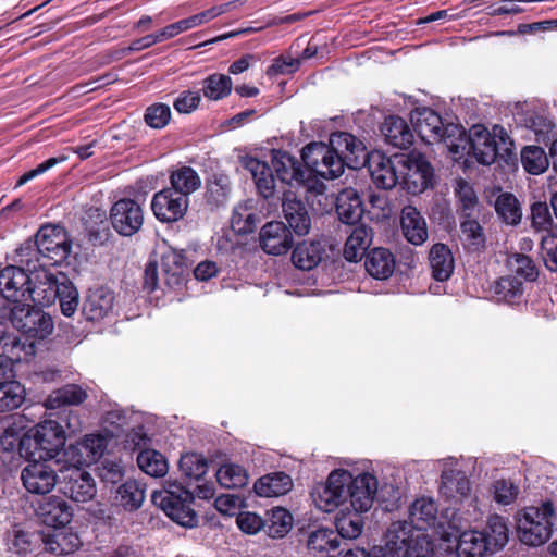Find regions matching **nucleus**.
<instances>
[{
	"label": "nucleus",
	"mask_w": 557,
	"mask_h": 557,
	"mask_svg": "<svg viewBox=\"0 0 557 557\" xmlns=\"http://www.w3.org/2000/svg\"><path fill=\"white\" fill-rule=\"evenodd\" d=\"M25 387L17 381H0V412L18 408L25 400Z\"/></svg>",
	"instance_id": "obj_45"
},
{
	"label": "nucleus",
	"mask_w": 557,
	"mask_h": 557,
	"mask_svg": "<svg viewBox=\"0 0 557 557\" xmlns=\"http://www.w3.org/2000/svg\"><path fill=\"white\" fill-rule=\"evenodd\" d=\"M293 487L292 478L284 472H273L260 478L253 485L261 497H278L287 494Z\"/></svg>",
	"instance_id": "obj_31"
},
{
	"label": "nucleus",
	"mask_w": 557,
	"mask_h": 557,
	"mask_svg": "<svg viewBox=\"0 0 557 557\" xmlns=\"http://www.w3.org/2000/svg\"><path fill=\"white\" fill-rule=\"evenodd\" d=\"M331 145L334 147L337 157L343 161V169H358L364 165L370 153L361 140L349 133H335L331 135Z\"/></svg>",
	"instance_id": "obj_20"
},
{
	"label": "nucleus",
	"mask_w": 557,
	"mask_h": 557,
	"mask_svg": "<svg viewBox=\"0 0 557 557\" xmlns=\"http://www.w3.org/2000/svg\"><path fill=\"white\" fill-rule=\"evenodd\" d=\"M372 232L366 225L352 230L344 246V257L348 262H358L371 245Z\"/></svg>",
	"instance_id": "obj_36"
},
{
	"label": "nucleus",
	"mask_w": 557,
	"mask_h": 557,
	"mask_svg": "<svg viewBox=\"0 0 557 557\" xmlns=\"http://www.w3.org/2000/svg\"><path fill=\"white\" fill-rule=\"evenodd\" d=\"M57 298H59L62 313L65 317H72L79 304L78 290L72 281H61L59 283Z\"/></svg>",
	"instance_id": "obj_55"
},
{
	"label": "nucleus",
	"mask_w": 557,
	"mask_h": 557,
	"mask_svg": "<svg viewBox=\"0 0 557 557\" xmlns=\"http://www.w3.org/2000/svg\"><path fill=\"white\" fill-rule=\"evenodd\" d=\"M44 542L46 549L57 555L72 554L81 545V540L76 534L60 530V528L45 535Z\"/></svg>",
	"instance_id": "obj_40"
},
{
	"label": "nucleus",
	"mask_w": 557,
	"mask_h": 557,
	"mask_svg": "<svg viewBox=\"0 0 557 557\" xmlns=\"http://www.w3.org/2000/svg\"><path fill=\"white\" fill-rule=\"evenodd\" d=\"M260 247L272 256L285 255L294 245L289 228L282 221L264 224L259 233Z\"/></svg>",
	"instance_id": "obj_21"
},
{
	"label": "nucleus",
	"mask_w": 557,
	"mask_h": 557,
	"mask_svg": "<svg viewBox=\"0 0 557 557\" xmlns=\"http://www.w3.org/2000/svg\"><path fill=\"white\" fill-rule=\"evenodd\" d=\"M180 469L186 478L198 481L207 473L208 463L200 455L186 454L180 459Z\"/></svg>",
	"instance_id": "obj_58"
},
{
	"label": "nucleus",
	"mask_w": 557,
	"mask_h": 557,
	"mask_svg": "<svg viewBox=\"0 0 557 557\" xmlns=\"http://www.w3.org/2000/svg\"><path fill=\"white\" fill-rule=\"evenodd\" d=\"M37 513L44 524L59 529L70 523L73 510L62 497L50 496L40 503Z\"/></svg>",
	"instance_id": "obj_24"
},
{
	"label": "nucleus",
	"mask_w": 557,
	"mask_h": 557,
	"mask_svg": "<svg viewBox=\"0 0 557 557\" xmlns=\"http://www.w3.org/2000/svg\"><path fill=\"white\" fill-rule=\"evenodd\" d=\"M325 250L321 243H302L297 245L292 253V260L296 268L310 271L322 262Z\"/></svg>",
	"instance_id": "obj_35"
},
{
	"label": "nucleus",
	"mask_w": 557,
	"mask_h": 557,
	"mask_svg": "<svg viewBox=\"0 0 557 557\" xmlns=\"http://www.w3.org/2000/svg\"><path fill=\"white\" fill-rule=\"evenodd\" d=\"M429 262L433 278H449L454 272L455 262L450 249L444 244H435L429 252Z\"/></svg>",
	"instance_id": "obj_37"
},
{
	"label": "nucleus",
	"mask_w": 557,
	"mask_h": 557,
	"mask_svg": "<svg viewBox=\"0 0 557 557\" xmlns=\"http://www.w3.org/2000/svg\"><path fill=\"white\" fill-rule=\"evenodd\" d=\"M66 455L72 463L82 466L98 461L104 455V436L89 434L76 446H70Z\"/></svg>",
	"instance_id": "obj_25"
},
{
	"label": "nucleus",
	"mask_w": 557,
	"mask_h": 557,
	"mask_svg": "<svg viewBox=\"0 0 557 557\" xmlns=\"http://www.w3.org/2000/svg\"><path fill=\"white\" fill-rule=\"evenodd\" d=\"M272 166L283 183L301 185L305 181V172L301 170L300 163L287 152L275 151Z\"/></svg>",
	"instance_id": "obj_29"
},
{
	"label": "nucleus",
	"mask_w": 557,
	"mask_h": 557,
	"mask_svg": "<svg viewBox=\"0 0 557 557\" xmlns=\"http://www.w3.org/2000/svg\"><path fill=\"white\" fill-rule=\"evenodd\" d=\"M189 273V265L182 252L165 248L150 255L145 267L146 278H181Z\"/></svg>",
	"instance_id": "obj_12"
},
{
	"label": "nucleus",
	"mask_w": 557,
	"mask_h": 557,
	"mask_svg": "<svg viewBox=\"0 0 557 557\" xmlns=\"http://www.w3.org/2000/svg\"><path fill=\"white\" fill-rule=\"evenodd\" d=\"M507 267L517 277L531 278L537 274L535 264L530 257L516 253L507 259Z\"/></svg>",
	"instance_id": "obj_63"
},
{
	"label": "nucleus",
	"mask_w": 557,
	"mask_h": 557,
	"mask_svg": "<svg viewBox=\"0 0 557 557\" xmlns=\"http://www.w3.org/2000/svg\"><path fill=\"white\" fill-rule=\"evenodd\" d=\"M151 497L177 524L185 528H195L198 524V516L190 507L194 495L182 485L168 482L165 488L153 492Z\"/></svg>",
	"instance_id": "obj_6"
},
{
	"label": "nucleus",
	"mask_w": 557,
	"mask_h": 557,
	"mask_svg": "<svg viewBox=\"0 0 557 557\" xmlns=\"http://www.w3.org/2000/svg\"><path fill=\"white\" fill-rule=\"evenodd\" d=\"M171 115V108L168 104L157 102L146 109L144 120L151 128L161 129L169 124Z\"/></svg>",
	"instance_id": "obj_61"
},
{
	"label": "nucleus",
	"mask_w": 557,
	"mask_h": 557,
	"mask_svg": "<svg viewBox=\"0 0 557 557\" xmlns=\"http://www.w3.org/2000/svg\"><path fill=\"white\" fill-rule=\"evenodd\" d=\"M488 549L482 532L465 531L459 536L456 552L458 557H484Z\"/></svg>",
	"instance_id": "obj_41"
},
{
	"label": "nucleus",
	"mask_w": 557,
	"mask_h": 557,
	"mask_svg": "<svg viewBox=\"0 0 557 557\" xmlns=\"http://www.w3.org/2000/svg\"><path fill=\"white\" fill-rule=\"evenodd\" d=\"M483 535L485 536L486 544L491 549H502L509 540L507 520L499 515L490 516Z\"/></svg>",
	"instance_id": "obj_42"
},
{
	"label": "nucleus",
	"mask_w": 557,
	"mask_h": 557,
	"mask_svg": "<svg viewBox=\"0 0 557 557\" xmlns=\"http://www.w3.org/2000/svg\"><path fill=\"white\" fill-rule=\"evenodd\" d=\"M433 546L429 536L418 530L411 543L397 557H432Z\"/></svg>",
	"instance_id": "obj_59"
},
{
	"label": "nucleus",
	"mask_w": 557,
	"mask_h": 557,
	"mask_svg": "<svg viewBox=\"0 0 557 557\" xmlns=\"http://www.w3.org/2000/svg\"><path fill=\"white\" fill-rule=\"evenodd\" d=\"M112 227L122 236H133L144 222L140 206L132 199L116 201L110 211Z\"/></svg>",
	"instance_id": "obj_16"
},
{
	"label": "nucleus",
	"mask_w": 557,
	"mask_h": 557,
	"mask_svg": "<svg viewBox=\"0 0 557 557\" xmlns=\"http://www.w3.org/2000/svg\"><path fill=\"white\" fill-rule=\"evenodd\" d=\"M350 481V472L344 469L333 470L324 483H319L311 492L312 500L318 509L323 512H348L347 493Z\"/></svg>",
	"instance_id": "obj_8"
},
{
	"label": "nucleus",
	"mask_w": 557,
	"mask_h": 557,
	"mask_svg": "<svg viewBox=\"0 0 557 557\" xmlns=\"http://www.w3.org/2000/svg\"><path fill=\"white\" fill-rule=\"evenodd\" d=\"M189 198L182 196L171 188H164L154 194L151 209L161 222L172 223L182 219L187 212Z\"/></svg>",
	"instance_id": "obj_18"
},
{
	"label": "nucleus",
	"mask_w": 557,
	"mask_h": 557,
	"mask_svg": "<svg viewBox=\"0 0 557 557\" xmlns=\"http://www.w3.org/2000/svg\"><path fill=\"white\" fill-rule=\"evenodd\" d=\"M456 195L461 203L465 216H474L478 212V198L472 186L463 180H458Z\"/></svg>",
	"instance_id": "obj_62"
},
{
	"label": "nucleus",
	"mask_w": 557,
	"mask_h": 557,
	"mask_svg": "<svg viewBox=\"0 0 557 557\" xmlns=\"http://www.w3.org/2000/svg\"><path fill=\"white\" fill-rule=\"evenodd\" d=\"M215 476L219 484L225 488H240L248 483L247 471L235 463L222 465L218 469Z\"/></svg>",
	"instance_id": "obj_49"
},
{
	"label": "nucleus",
	"mask_w": 557,
	"mask_h": 557,
	"mask_svg": "<svg viewBox=\"0 0 557 557\" xmlns=\"http://www.w3.org/2000/svg\"><path fill=\"white\" fill-rule=\"evenodd\" d=\"M28 442L34 441L35 448L39 450L40 459H52L65 444L63 428L53 420H48L36 425L29 431Z\"/></svg>",
	"instance_id": "obj_14"
},
{
	"label": "nucleus",
	"mask_w": 557,
	"mask_h": 557,
	"mask_svg": "<svg viewBox=\"0 0 557 557\" xmlns=\"http://www.w3.org/2000/svg\"><path fill=\"white\" fill-rule=\"evenodd\" d=\"M86 398V393L77 385H66L53 391L45 400L47 409H57L66 405H79Z\"/></svg>",
	"instance_id": "obj_47"
},
{
	"label": "nucleus",
	"mask_w": 557,
	"mask_h": 557,
	"mask_svg": "<svg viewBox=\"0 0 557 557\" xmlns=\"http://www.w3.org/2000/svg\"><path fill=\"white\" fill-rule=\"evenodd\" d=\"M381 132L386 141L397 148H407L412 143V133L406 121L398 116L385 119Z\"/></svg>",
	"instance_id": "obj_34"
},
{
	"label": "nucleus",
	"mask_w": 557,
	"mask_h": 557,
	"mask_svg": "<svg viewBox=\"0 0 557 557\" xmlns=\"http://www.w3.org/2000/svg\"><path fill=\"white\" fill-rule=\"evenodd\" d=\"M145 500V487L136 480H127L115 491L114 504L126 510L138 509Z\"/></svg>",
	"instance_id": "obj_38"
},
{
	"label": "nucleus",
	"mask_w": 557,
	"mask_h": 557,
	"mask_svg": "<svg viewBox=\"0 0 557 557\" xmlns=\"http://www.w3.org/2000/svg\"><path fill=\"white\" fill-rule=\"evenodd\" d=\"M482 296L497 301H509L521 292V281H480Z\"/></svg>",
	"instance_id": "obj_44"
},
{
	"label": "nucleus",
	"mask_w": 557,
	"mask_h": 557,
	"mask_svg": "<svg viewBox=\"0 0 557 557\" xmlns=\"http://www.w3.org/2000/svg\"><path fill=\"white\" fill-rule=\"evenodd\" d=\"M34 354V346L29 344L26 346L21 339L14 334H5L2 329L0 334V356L10 361H22L27 356Z\"/></svg>",
	"instance_id": "obj_46"
},
{
	"label": "nucleus",
	"mask_w": 557,
	"mask_h": 557,
	"mask_svg": "<svg viewBox=\"0 0 557 557\" xmlns=\"http://www.w3.org/2000/svg\"><path fill=\"white\" fill-rule=\"evenodd\" d=\"M338 545L336 532L323 527L311 531L307 541L308 549L317 557H324L325 553L335 550Z\"/></svg>",
	"instance_id": "obj_43"
},
{
	"label": "nucleus",
	"mask_w": 557,
	"mask_h": 557,
	"mask_svg": "<svg viewBox=\"0 0 557 557\" xmlns=\"http://www.w3.org/2000/svg\"><path fill=\"white\" fill-rule=\"evenodd\" d=\"M414 131L428 144L443 143L457 157L466 148L465 129L454 123L444 124L442 117L429 108L417 109L411 114Z\"/></svg>",
	"instance_id": "obj_2"
},
{
	"label": "nucleus",
	"mask_w": 557,
	"mask_h": 557,
	"mask_svg": "<svg viewBox=\"0 0 557 557\" xmlns=\"http://www.w3.org/2000/svg\"><path fill=\"white\" fill-rule=\"evenodd\" d=\"M61 485L63 493L75 502H89L97 494L94 478L74 463L61 469Z\"/></svg>",
	"instance_id": "obj_13"
},
{
	"label": "nucleus",
	"mask_w": 557,
	"mask_h": 557,
	"mask_svg": "<svg viewBox=\"0 0 557 557\" xmlns=\"http://www.w3.org/2000/svg\"><path fill=\"white\" fill-rule=\"evenodd\" d=\"M137 465L140 470L154 478L165 475L169 469L165 457L154 449L141 450L137 456Z\"/></svg>",
	"instance_id": "obj_48"
},
{
	"label": "nucleus",
	"mask_w": 557,
	"mask_h": 557,
	"mask_svg": "<svg viewBox=\"0 0 557 557\" xmlns=\"http://www.w3.org/2000/svg\"><path fill=\"white\" fill-rule=\"evenodd\" d=\"M232 79L224 74H213L203 81L202 91L210 100H220L232 91Z\"/></svg>",
	"instance_id": "obj_53"
},
{
	"label": "nucleus",
	"mask_w": 557,
	"mask_h": 557,
	"mask_svg": "<svg viewBox=\"0 0 557 557\" xmlns=\"http://www.w3.org/2000/svg\"><path fill=\"white\" fill-rule=\"evenodd\" d=\"M521 162L524 170L533 175L543 173L549 165V159L544 149L537 146H528L521 151Z\"/></svg>",
	"instance_id": "obj_51"
},
{
	"label": "nucleus",
	"mask_w": 557,
	"mask_h": 557,
	"mask_svg": "<svg viewBox=\"0 0 557 557\" xmlns=\"http://www.w3.org/2000/svg\"><path fill=\"white\" fill-rule=\"evenodd\" d=\"M282 211L284 219L296 235L305 236L309 233L311 218L307 206L290 190L284 193Z\"/></svg>",
	"instance_id": "obj_22"
},
{
	"label": "nucleus",
	"mask_w": 557,
	"mask_h": 557,
	"mask_svg": "<svg viewBox=\"0 0 557 557\" xmlns=\"http://www.w3.org/2000/svg\"><path fill=\"white\" fill-rule=\"evenodd\" d=\"M544 263L550 271H557V236L547 234L541 242Z\"/></svg>",
	"instance_id": "obj_64"
},
{
	"label": "nucleus",
	"mask_w": 557,
	"mask_h": 557,
	"mask_svg": "<svg viewBox=\"0 0 557 557\" xmlns=\"http://www.w3.org/2000/svg\"><path fill=\"white\" fill-rule=\"evenodd\" d=\"M242 164L251 173L260 195L264 198L271 197L274 191V177L269 165L252 157L243 158Z\"/></svg>",
	"instance_id": "obj_33"
},
{
	"label": "nucleus",
	"mask_w": 557,
	"mask_h": 557,
	"mask_svg": "<svg viewBox=\"0 0 557 557\" xmlns=\"http://www.w3.org/2000/svg\"><path fill=\"white\" fill-rule=\"evenodd\" d=\"M336 212L346 224L357 223L363 214V206L359 194L354 188H345L336 198Z\"/></svg>",
	"instance_id": "obj_27"
},
{
	"label": "nucleus",
	"mask_w": 557,
	"mask_h": 557,
	"mask_svg": "<svg viewBox=\"0 0 557 557\" xmlns=\"http://www.w3.org/2000/svg\"><path fill=\"white\" fill-rule=\"evenodd\" d=\"M262 220V212L259 202L247 199L238 202L231 216V227L237 234H250Z\"/></svg>",
	"instance_id": "obj_23"
},
{
	"label": "nucleus",
	"mask_w": 557,
	"mask_h": 557,
	"mask_svg": "<svg viewBox=\"0 0 557 557\" xmlns=\"http://www.w3.org/2000/svg\"><path fill=\"white\" fill-rule=\"evenodd\" d=\"M171 189L182 196L189 195L198 190L201 186L199 174L190 166H181L170 174Z\"/></svg>",
	"instance_id": "obj_39"
},
{
	"label": "nucleus",
	"mask_w": 557,
	"mask_h": 557,
	"mask_svg": "<svg viewBox=\"0 0 557 557\" xmlns=\"http://www.w3.org/2000/svg\"><path fill=\"white\" fill-rule=\"evenodd\" d=\"M465 138L466 148L458 156L467 150L479 163L486 165L494 163L502 151L509 153L513 145L507 132L499 125H495L492 132L482 125H474L470 128L469 136L465 134Z\"/></svg>",
	"instance_id": "obj_4"
},
{
	"label": "nucleus",
	"mask_w": 557,
	"mask_h": 557,
	"mask_svg": "<svg viewBox=\"0 0 557 557\" xmlns=\"http://www.w3.org/2000/svg\"><path fill=\"white\" fill-rule=\"evenodd\" d=\"M83 223L85 230L89 236V239L95 244H101V235L104 231V219L103 212L99 207H90L86 210L83 216Z\"/></svg>",
	"instance_id": "obj_57"
},
{
	"label": "nucleus",
	"mask_w": 557,
	"mask_h": 557,
	"mask_svg": "<svg viewBox=\"0 0 557 557\" xmlns=\"http://www.w3.org/2000/svg\"><path fill=\"white\" fill-rule=\"evenodd\" d=\"M48 460H34L22 470L21 480L27 492L45 495L54 488L58 476Z\"/></svg>",
	"instance_id": "obj_17"
},
{
	"label": "nucleus",
	"mask_w": 557,
	"mask_h": 557,
	"mask_svg": "<svg viewBox=\"0 0 557 557\" xmlns=\"http://www.w3.org/2000/svg\"><path fill=\"white\" fill-rule=\"evenodd\" d=\"M400 156L388 158L380 151H373L367 160L373 183L383 189H391L400 181Z\"/></svg>",
	"instance_id": "obj_19"
},
{
	"label": "nucleus",
	"mask_w": 557,
	"mask_h": 557,
	"mask_svg": "<svg viewBox=\"0 0 557 557\" xmlns=\"http://www.w3.org/2000/svg\"><path fill=\"white\" fill-rule=\"evenodd\" d=\"M400 227L404 237L414 246H420L428 239L426 221L416 207L406 206L403 208Z\"/></svg>",
	"instance_id": "obj_26"
},
{
	"label": "nucleus",
	"mask_w": 557,
	"mask_h": 557,
	"mask_svg": "<svg viewBox=\"0 0 557 557\" xmlns=\"http://www.w3.org/2000/svg\"><path fill=\"white\" fill-rule=\"evenodd\" d=\"M293 527V517L288 510L282 507H275L269 511V518L265 521V530L271 537L285 536Z\"/></svg>",
	"instance_id": "obj_50"
},
{
	"label": "nucleus",
	"mask_w": 557,
	"mask_h": 557,
	"mask_svg": "<svg viewBox=\"0 0 557 557\" xmlns=\"http://www.w3.org/2000/svg\"><path fill=\"white\" fill-rule=\"evenodd\" d=\"M9 320L28 338L45 339L54 330L51 315L32 305L12 304L9 309Z\"/></svg>",
	"instance_id": "obj_9"
},
{
	"label": "nucleus",
	"mask_w": 557,
	"mask_h": 557,
	"mask_svg": "<svg viewBox=\"0 0 557 557\" xmlns=\"http://www.w3.org/2000/svg\"><path fill=\"white\" fill-rule=\"evenodd\" d=\"M301 158L314 174L333 180L342 175L343 161L337 157L334 147L323 143H312L302 149Z\"/></svg>",
	"instance_id": "obj_10"
},
{
	"label": "nucleus",
	"mask_w": 557,
	"mask_h": 557,
	"mask_svg": "<svg viewBox=\"0 0 557 557\" xmlns=\"http://www.w3.org/2000/svg\"><path fill=\"white\" fill-rule=\"evenodd\" d=\"M441 494L456 505L459 511L467 515V522L478 521L482 518L483 509L479 498L471 491V484L467 474L457 469H445L441 476Z\"/></svg>",
	"instance_id": "obj_5"
},
{
	"label": "nucleus",
	"mask_w": 557,
	"mask_h": 557,
	"mask_svg": "<svg viewBox=\"0 0 557 557\" xmlns=\"http://www.w3.org/2000/svg\"><path fill=\"white\" fill-rule=\"evenodd\" d=\"M556 511L552 502L523 508L518 518L519 540L529 546H541L553 535Z\"/></svg>",
	"instance_id": "obj_3"
},
{
	"label": "nucleus",
	"mask_w": 557,
	"mask_h": 557,
	"mask_svg": "<svg viewBox=\"0 0 557 557\" xmlns=\"http://www.w3.org/2000/svg\"><path fill=\"white\" fill-rule=\"evenodd\" d=\"M461 221V236L467 242L468 246L474 250L483 247L485 238L479 222L473 216H465Z\"/></svg>",
	"instance_id": "obj_60"
},
{
	"label": "nucleus",
	"mask_w": 557,
	"mask_h": 557,
	"mask_svg": "<svg viewBox=\"0 0 557 557\" xmlns=\"http://www.w3.org/2000/svg\"><path fill=\"white\" fill-rule=\"evenodd\" d=\"M364 268L372 278H389L395 270L394 256L388 249L374 248L368 253Z\"/></svg>",
	"instance_id": "obj_32"
},
{
	"label": "nucleus",
	"mask_w": 557,
	"mask_h": 557,
	"mask_svg": "<svg viewBox=\"0 0 557 557\" xmlns=\"http://www.w3.org/2000/svg\"><path fill=\"white\" fill-rule=\"evenodd\" d=\"M347 493V507L349 512H367L373 506L377 494V480L371 473H362L354 476L350 473Z\"/></svg>",
	"instance_id": "obj_15"
},
{
	"label": "nucleus",
	"mask_w": 557,
	"mask_h": 557,
	"mask_svg": "<svg viewBox=\"0 0 557 557\" xmlns=\"http://www.w3.org/2000/svg\"><path fill=\"white\" fill-rule=\"evenodd\" d=\"M363 529V519L361 512H345L336 519L337 537L357 539Z\"/></svg>",
	"instance_id": "obj_54"
},
{
	"label": "nucleus",
	"mask_w": 557,
	"mask_h": 557,
	"mask_svg": "<svg viewBox=\"0 0 557 557\" xmlns=\"http://www.w3.org/2000/svg\"><path fill=\"white\" fill-rule=\"evenodd\" d=\"M59 281H0V293L10 304L49 306L57 299Z\"/></svg>",
	"instance_id": "obj_7"
},
{
	"label": "nucleus",
	"mask_w": 557,
	"mask_h": 557,
	"mask_svg": "<svg viewBox=\"0 0 557 557\" xmlns=\"http://www.w3.org/2000/svg\"><path fill=\"white\" fill-rule=\"evenodd\" d=\"M437 513V505L432 498H418L409 507V523L423 532L436 524Z\"/></svg>",
	"instance_id": "obj_28"
},
{
	"label": "nucleus",
	"mask_w": 557,
	"mask_h": 557,
	"mask_svg": "<svg viewBox=\"0 0 557 557\" xmlns=\"http://www.w3.org/2000/svg\"><path fill=\"white\" fill-rule=\"evenodd\" d=\"M493 499L500 506H508L516 502L520 487L511 480L500 479L491 486Z\"/></svg>",
	"instance_id": "obj_56"
},
{
	"label": "nucleus",
	"mask_w": 557,
	"mask_h": 557,
	"mask_svg": "<svg viewBox=\"0 0 557 557\" xmlns=\"http://www.w3.org/2000/svg\"><path fill=\"white\" fill-rule=\"evenodd\" d=\"M416 532L418 530L407 521L393 522L385 533V549L398 556L411 543Z\"/></svg>",
	"instance_id": "obj_30"
},
{
	"label": "nucleus",
	"mask_w": 557,
	"mask_h": 557,
	"mask_svg": "<svg viewBox=\"0 0 557 557\" xmlns=\"http://www.w3.org/2000/svg\"><path fill=\"white\" fill-rule=\"evenodd\" d=\"M72 247V237L63 226L45 224L35 234L34 244L28 239L16 249L15 264L1 269L0 278H14L17 275L57 278L50 269L66 263Z\"/></svg>",
	"instance_id": "obj_1"
},
{
	"label": "nucleus",
	"mask_w": 557,
	"mask_h": 557,
	"mask_svg": "<svg viewBox=\"0 0 557 557\" xmlns=\"http://www.w3.org/2000/svg\"><path fill=\"white\" fill-rule=\"evenodd\" d=\"M400 183L412 195L424 191L433 177L430 162L419 152L403 154L399 158Z\"/></svg>",
	"instance_id": "obj_11"
},
{
	"label": "nucleus",
	"mask_w": 557,
	"mask_h": 557,
	"mask_svg": "<svg viewBox=\"0 0 557 557\" xmlns=\"http://www.w3.org/2000/svg\"><path fill=\"white\" fill-rule=\"evenodd\" d=\"M497 214L508 224L517 225L521 221L522 212L517 198L511 194H502L495 202Z\"/></svg>",
	"instance_id": "obj_52"
}]
</instances>
